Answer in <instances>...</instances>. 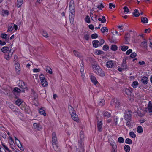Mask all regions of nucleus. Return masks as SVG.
I'll return each instance as SVG.
<instances>
[{"mask_svg":"<svg viewBox=\"0 0 152 152\" xmlns=\"http://www.w3.org/2000/svg\"><path fill=\"white\" fill-rule=\"evenodd\" d=\"M69 13L70 20L73 22L75 17L74 2L73 0L71 1L69 3Z\"/></svg>","mask_w":152,"mask_h":152,"instance_id":"1","label":"nucleus"},{"mask_svg":"<svg viewBox=\"0 0 152 152\" xmlns=\"http://www.w3.org/2000/svg\"><path fill=\"white\" fill-rule=\"evenodd\" d=\"M92 68L94 72L97 75L101 77L104 76V72L97 64L94 63L92 64Z\"/></svg>","mask_w":152,"mask_h":152,"instance_id":"2","label":"nucleus"},{"mask_svg":"<svg viewBox=\"0 0 152 152\" xmlns=\"http://www.w3.org/2000/svg\"><path fill=\"white\" fill-rule=\"evenodd\" d=\"M110 104L115 108L117 109H118L120 105L119 100L116 98H114L112 100Z\"/></svg>","mask_w":152,"mask_h":152,"instance_id":"3","label":"nucleus"},{"mask_svg":"<svg viewBox=\"0 0 152 152\" xmlns=\"http://www.w3.org/2000/svg\"><path fill=\"white\" fill-rule=\"evenodd\" d=\"M132 112L130 110H127L124 116V119L126 121H131L132 118Z\"/></svg>","mask_w":152,"mask_h":152,"instance_id":"4","label":"nucleus"},{"mask_svg":"<svg viewBox=\"0 0 152 152\" xmlns=\"http://www.w3.org/2000/svg\"><path fill=\"white\" fill-rule=\"evenodd\" d=\"M52 144H53V147L55 148V147H56V143L57 141V137L56 134L55 133L53 132L52 134Z\"/></svg>","mask_w":152,"mask_h":152,"instance_id":"5","label":"nucleus"},{"mask_svg":"<svg viewBox=\"0 0 152 152\" xmlns=\"http://www.w3.org/2000/svg\"><path fill=\"white\" fill-rule=\"evenodd\" d=\"M20 82L18 83V86L19 87L23 89H26L27 88L26 84L22 80H20Z\"/></svg>","mask_w":152,"mask_h":152,"instance_id":"6","label":"nucleus"},{"mask_svg":"<svg viewBox=\"0 0 152 152\" xmlns=\"http://www.w3.org/2000/svg\"><path fill=\"white\" fill-rule=\"evenodd\" d=\"M13 53V52H12L11 50H10L8 52L5 54V58L7 60H9L12 57Z\"/></svg>","mask_w":152,"mask_h":152,"instance_id":"7","label":"nucleus"},{"mask_svg":"<svg viewBox=\"0 0 152 152\" xmlns=\"http://www.w3.org/2000/svg\"><path fill=\"white\" fill-rule=\"evenodd\" d=\"M132 89L131 88H126L125 90V94H126V96L128 97V98L131 97L132 95Z\"/></svg>","mask_w":152,"mask_h":152,"instance_id":"8","label":"nucleus"},{"mask_svg":"<svg viewBox=\"0 0 152 152\" xmlns=\"http://www.w3.org/2000/svg\"><path fill=\"white\" fill-rule=\"evenodd\" d=\"M0 36L2 39H4L7 42H8L9 40V36H7L4 33L1 34Z\"/></svg>","mask_w":152,"mask_h":152,"instance_id":"9","label":"nucleus"},{"mask_svg":"<svg viewBox=\"0 0 152 152\" xmlns=\"http://www.w3.org/2000/svg\"><path fill=\"white\" fill-rule=\"evenodd\" d=\"M114 63L113 61L110 60L106 62V66L108 68H111L113 66Z\"/></svg>","mask_w":152,"mask_h":152,"instance_id":"10","label":"nucleus"},{"mask_svg":"<svg viewBox=\"0 0 152 152\" xmlns=\"http://www.w3.org/2000/svg\"><path fill=\"white\" fill-rule=\"evenodd\" d=\"M102 123L101 121H98L97 122V126L98 130L101 132L102 131Z\"/></svg>","mask_w":152,"mask_h":152,"instance_id":"11","label":"nucleus"},{"mask_svg":"<svg viewBox=\"0 0 152 152\" xmlns=\"http://www.w3.org/2000/svg\"><path fill=\"white\" fill-rule=\"evenodd\" d=\"M15 63L16 72L18 74H19L20 70V64L18 62Z\"/></svg>","mask_w":152,"mask_h":152,"instance_id":"12","label":"nucleus"},{"mask_svg":"<svg viewBox=\"0 0 152 152\" xmlns=\"http://www.w3.org/2000/svg\"><path fill=\"white\" fill-rule=\"evenodd\" d=\"M149 81L148 78L146 76L143 77L141 79V81L144 84H147Z\"/></svg>","mask_w":152,"mask_h":152,"instance_id":"13","label":"nucleus"},{"mask_svg":"<svg viewBox=\"0 0 152 152\" xmlns=\"http://www.w3.org/2000/svg\"><path fill=\"white\" fill-rule=\"evenodd\" d=\"M10 50H11V49L9 47L6 46H4L1 49L2 52L5 53V54L8 52L10 51Z\"/></svg>","mask_w":152,"mask_h":152,"instance_id":"14","label":"nucleus"},{"mask_svg":"<svg viewBox=\"0 0 152 152\" xmlns=\"http://www.w3.org/2000/svg\"><path fill=\"white\" fill-rule=\"evenodd\" d=\"M33 126L34 129L38 130H39L41 129V127L39 124L37 123H34Z\"/></svg>","mask_w":152,"mask_h":152,"instance_id":"15","label":"nucleus"},{"mask_svg":"<svg viewBox=\"0 0 152 152\" xmlns=\"http://www.w3.org/2000/svg\"><path fill=\"white\" fill-rule=\"evenodd\" d=\"M147 109L148 110L149 113H152V104L150 101L149 102L147 106V107L146 108V110Z\"/></svg>","mask_w":152,"mask_h":152,"instance_id":"16","label":"nucleus"},{"mask_svg":"<svg viewBox=\"0 0 152 152\" xmlns=\"http://www.w3.org/2000/svg\"><path fill=\"white\" fill-rule=\"evenodd\" d=\"M91 82L94 85H96L98 83L96 77L93 75L91 76Z\"/></svg>","mask_w":152,"mask_h":152,"instance_id":"17","label":"nucleus"},{"mask_svg":"<svg viewBox=\"0 0 152 152\" xmlns=\"http://www.w3.org/2000/svg\"><path fill=\"white\" fill-rule=\"evenodd\" d=\"M72 118L75 121L78 122L79 121L78 117L76 113L71 115Z\"/></svg>","mask_w":152,"mask_h":152,"instance_id":"18","label":"nucleus"},{"mask_svg":"<svg viewBox=\"0 0 152 152\" xmlns=\"http://www.w3.org/2000/svg\"><path fill=\"white\" fill-rule=\"evenodd\" d=\"M69 113L70 115H72L75 113H76L75 111V110L74 108L71 106H70L69 107Z\"/></svg>","mask_w":152,"mask_h":152,"instance_id":"19","label":"nucleus"},{"mask_svg":"<svg viewBox=\"0 0 152 152\" xmlns=\"http://www.w3.org/2000/svg\"><path fill=\"white\" fill-rule=\"evenodd\" d=\"M97 103L99 105L102 106L104 105L105 102L103 99H100L98 100Z\"/></svg>","mask_w":152,"mask_h":152,"instance_id":"20","label":"nucleus"},{"mask_svg":"<svg viewBox=\"0 0 152 152\" xmlns=\"http://www.w3.org/2000/svg\"><path fill=\"white\" fill-rule=\"evenodd\" d=\"M140 46L143 48H147L148 47L147 42L145 41L142 42Z\"/></svg>","mask_w":152,"mask_h":152,"instance_id":"21","label":"nucleus"},{"mask_svg":"<svg viewBox=\"0 0 152 152\" xmlns=\"http://www.w3.org/2000/svg\"><path fill=\"white\" fill-rule=\"evenodd\" d=\"M127 121L126 123V125L129 127L132 128L133 126V125L134 124V123L132 122L131 121Z\"/></svg>","mask_w":152,"mask_h":152,"instance_id":"22","label":"nucleus"},{"mask_svg":"<svg viewBox=\"0 0 152 152\" xmlns=\"http://www.w3.org/2000/svg\"><path fill=\"white\" fill-rule=\"evenodd\" d=\"M123 120V118H121L119 120V118L117 117L114 120L115 125H116L120 123Z\"/></svg>","mask_w":152,"mask_h":152,"instance_id":"23","label":"nucleus"},{"mask_svg":"<svg viewBox=\"0 0 152 152\" xmlns=\"http://www.w3.org/2000/svg\"><path fill=\"white\" fill-rule=\"evenodd\" d=\"M13 23H11L10 24L8 25V29L7 31V32H11L13 29Z\"/></svg>","mask_w":152,"mask_h":152,"instance_id":"24","label":"nucleus"},{"mask_svg":"<svg viewBox=\"0 0 152 152\" xmlns=\"http://www.w3.org/2000/svg\"><path fill=\"white\" fill-rule=\"evenodd\" d=\"M99 43V41L97 40H94L92 42L93 46L95 48H97L98 47Z\"/></svg>","mask_w":152,"mask_h":152,"instance_id":"25","label":"nucleus"},{"mask_svg":"<svg viewBox=\"0 0 152 152\" xmlns=\"http://www.w3.org/2000/svg\"><path fill=\"white\" fill-rule=\"evenodd\" d=\"M39 112L40 114L43 115L44 116H45L46 115L45 110L42 108H40L39 110Z\"/></svg>","mask_w":152,"mask_h":152,"instance_id":"26","label":"nucleus"},{"mask_svg":"<svg viewBox=\"0 0 152 152\" xmlns=\"http://www.w3.org/2000/svg\"><path fill=\"white\" fill-rule=\"evenodd\" d=\"M23 102V101L20 99H18L17 100L15 101V103L17 105L19 106L21 105Z\"/></svg>","mask_w":152,"mask_h":152,"instance_id":"27","label":"nucleus"},{"mask_svg":"<svg viewBox=\"0 0 152 152\" xmlns=\"http://www.w3.org/2000/svg\"><path fill=\"white\" fill-rule=\"evenodd\" d=\"M23 0H17V6L18 8H19L23 4Z\"/></svg>","mask_w":152,"mask_h":152,"instance_id":"28","label":"nucleus"},{"mask_svg":"<svg viewBox=\"0 0 152 152\" xmlns=\"http://www.w3.org/2000/svg\"><path fill=\"white\" fill-rule=\"evenodd\" d=\"M73 52L74 55L78 57L79 58H80L81 57V55L80 53L77 51L75 50H74Z\"/></svg>","mask_w":152,"mask_h":152,"instance_id":"29","label":"nucleus"},{"mask_svg":"<svg viewBox=\"0 0 152 152\" xmlns=\"http://www.w3.org/2000/svg\"><path fill=\"white\" fill-rule=\"evenodd\" d=\"M41 82L42 85L43 87H46L48 86V83L45 79L41 81Z\"/></svg>","mask_w":152,"mask_h":152,"instance_id":"30","label":"nucleus"},{"mask_svg":"<svg viewBox=\"0 0 152 152\" xmlns=\"http://www.w3.org/2000/svg\"><path fill=\"white\" fill-rule=\"evenodd\" d=\"M124 150L126 152H129L130 150V147L128 145H125L124 146Z\"/></svg>","mask_w":152,"mask_h":152,"instance_id":"31","label":"nucleus"},{"mask_svg":"<svg viewBox=\"0 0 152 152\" xmlns=\"http://www.w3.org/2000/svg\"><path fill=\"white\" fill-rule=\"evenodd\" d=\"M141 21L143 23H146L148 22V19L146 17H142L141 18Z\"/></svg>","mask_w":152,"mask_h":152,"instance_id":"32","label":"nucleus"},{"mask_svg":"<svg viewBox=\"0 0 152 152\" xmlns=\"http://www.w3.org/2000/svg\"><path fill=\"white\" fill-rule=\"evenodd\" d=\"M129 48L128 46L123 45L121 47V49L123 51H125Z\"/></svg>","mask_w":152,"mask_h":152,"instance_id":"33","label":"nucleus"},{"mask_svg":"<svg viewBox=\"0 0 152 152\" xmlns=\"http://www.w3.org/2000/svg\"><path fill=\"white\" fill-rule=\"evenodd\" d=\"M133 15L135 17H138L140 15V14L138 12V10L137 9H135L134 10V12L133 13Z\"/></svg>","mask_w":152,"mask_h":152,"instance_id":"34","label":"nucleus"},{"mask_svg":"<svg viewBox=\"0 0 152 152\" xmlns=\"http://www.w3.org/2000/svg\"><path fill=\"white\" fill-rule=\"evenodd\" d=\"M96 7L99 9V10H102V8H103L104 7V6L103 5V4L102 3H100Z\"/></svg>","mask_w":152,"mask_h":152,"instance_id":"35","label":"nucleus"},{"mask_svg":"<svg viewBox=\"0 0 152 152\" xmlns=\"http://www.w3.org/2000/svg\"><path fill=\"white\" fill-rule=\"evenodd\" d=\"M80 140H83L84 137V132L83 131H81L80 133Z\"/></svg>","mask_w":152,"mask_h":152,"instance_id":"36","label":"nucleus"},{"mask_svg":"<svg viewBox=\"0 0 152 152\" xmlns=\"http://www.w3.org/2000/svg\"><path fill=\"white\" fill-rule=\"evenodd\" d=\"M101 32L104 33L105 32H107L108 31V29L106 27H103L101 29Z\"/></svg>","mask_w":152,"mask_h":152,"instance_id":"37","label":"nucleus"},{"mask_svg":"<svg viewBox=\"0 0 152 152\" xmlns=\"http://www.w3.org/2000/svg\"><path fill=\"white\" fill-rule=\"evenodd\" d=\"M46 71L47 72L52 74V69L49 67H47L46 68Z\"/></svg>","mask_w":152,"mask_h":152,"instance_id":"38","label":"nucleus"},{"mask_svg":"<svg viewBox=\"0 0 152 152\" xmlns=\"http://www.w3.org/2000/svg\"><path fill=\"white\" fill-rule=\"evenodd\" d=\"M125 142L127 144H131L132 143V141L129 138H126L125 140Z\"/></svg>","mask_w":152,"mask_h":152,"instance_id":"39","label":"nucleus"},{"mask_svg":"<svg viewBox=\"0 0 152 152\" xmlns=\"http://www.w3.org/2000/svg\"><path fill=\"white\" fill-rule=\"evenodd\" d=\"M121 67L123 69H126L127 68V66L126 64V61H123Z\"/></svg>","mask_w":152,"mask_h":152,"instance_id":"40","label":"nucleus"},{"mask_svg":"<svg viewBox=\"0 0 152 152\" xmlns=\"http://www.w3.org/2000/svg\"><path fill=\"white\" fill-rule=\"evenodd\" d=\"M138 84L139 83L137 81H134L132 83V86L133 88H136Z\"/></svg>","mask_w":152,"mask_h":152,"instance_id":"41","label":"nucleus"},{"mask_svg":"<svg viewBox=\"0 0 152 152\" xmlns=\"http://www.w3.org/2000/svg\"><path fill=\"white\" fill-rule=\"evenodd\" d=\"M14 93H20L21 92V90L18 87H15L13 91Z\"/></svg>","mask_w":152,"mask_h":152,"instance_id":"42","label":"nucleus"},{"mask_svg":"<svg viewBox=\"0 0 152 152\" xmlns=\"http://www.w3.org/2000/svg\"><path fill=\"white\" fill-rule=\"evenodd\" d=\"M129 134L130 136L132 138H135L136 137V135L133 132H130Z\"/></svg>","mask_w":152,"mask_h":152,"instance_id":"43","label":"nucleus"},{"mask_svg":"<svg viewBox=\"0 0 152 152\" xmlns=\"http://www.w3.org/2000/svg\"><path fill=\"white\" fill-rule=\"evenodd\" d=\"M110 144L111 145L112 148H117V146L115 142L113 141L111 142Z\"/></svg>","mask_w":152,"mask_h":152,"instance_id":"44","label":"nucleus"},{"mask_svg":"<svg viewBox=\"0 0 152 152\" xmlns=\"http://www.w3.org/2000/svg\"><path fill=\"white\" fill-rule=\"evenodd\" d=\"M137 132L139 133H142L143 132V129L141 126H139L137 128Z\"/></svg>","mask_w":152,"mask_h":152,"instance_id":"45","label":"nucleus"},{"mask_svg":"<svg viewBox=\"0 0 152 152\" xmlns=\"http://www.w3.org/2000/svg\"><path fill=\"white\" fill-rule=\"evenodd\" d=\"M110 113L108 112H105L103 114V116L104 117L109 118L110 116Z\"/></svg>","mask_w":152,"mask_h":152,"instance_id":"46","label":"nucleus"},{"mask_svg":"<svg viewBox=\"0 0 152 152\" xmlns=\"http://www.w3.org/2000/svg\"><path fill=\"white\" fill-rule=\"evenodd\" d=\"M124 12V13H128L129 12V9L127 6H124L123 7Z\"/></svg>","mask_w":152,"mask_h":152,"instance_id":"47","label":"nucleus"},{"mask_svg":"<svg viewBox=\"0 0 152 152\" xmlns=\"http://www.w3.org/2000/svg\"><path fill=\"white\" fill-rule=\"evenodd\" d=\"M84 39L86 40H88L89 38V34L88 33H85L84 34Z\"/></svg>","mask_w":152,"mask_h":152,"instance_id":"48","label":"nucleus"},{"mask_svg":"<svg viewBox=\"0 0 152 152\" xmlns=\"http://www.w3.org/2000/svg\"><path fill=\"white\" fill-rule=\"evenodd\" d=\"M111 49L114 51H116L117 49V47L115 45H112L111 46Z\"/></svg>","mask_w":152,"mask_h":152,"instance_id":"49","label":"nucleus"},{"mask_svg":"<svg viewBox=\"0 0 152 152\" xmlns=\"http://www.w3.org/2000/svg\"><path fill=\"white\" fill-rule=\"evenodd\" d=\"M85 21L87 23H90V18L88 15H87L85 19Z\"/></svg>","mask_w":152,"mask_h":152,"instance_id":"50","label":"nucleus"},{"mask_svg":"<svg viewBox=\"0 0 152 152\" xmlns=\"http://www.w3.org/2000/svg\"><path fill=\"white\" fill-rule=\"evenodd\" d=\"M42 35L45 37H48V34L45 31H43L42 33Z\"/></svg>","mask_w":152,"mask_h":152,"instance_id":"51","label":"nucleus"},{"mask_svg":"<svg viewBox=\"0 0 152 152\" xmlns=\"http://www.w3.org/2000/svg\"><path fill=\"white\" fill-rule=\"evenodd\" d=\"M118 141L119 143H122L124 142V140L123 137H120L118 138Z\"/></svg>","mask_w":152,"mask_h":152,"instance_id":"52","label":"nucleus"},{"mask_svg":"<svg viewBox=\"0 0 152 152\" xmlns=\"http://www.w3.org/2000/svg\"><path fill=\"white\" fill-rule=\"evenodd\" d=\"M83 140H80L78 141V144L79 147H82V145H83Z\"/></svg>","mask_w":152,"mask_h":152,"instance_id":"53","label":"nucleus"},{"mask_svg":"<svg viewBox=\"0 0 152 152\" xmlns=\"http://www.w3.org/2000/svg\"><path fill=\"white\" fill-rule=\"evenodd\" d=\"M20 107L22 109V110H24L25 111H27V109H26V107L25 105L23 106V104H21Z\"/></svg>","mask_w":152,"mask_h":152,"instance_id":"54","label":"nucleus"},{"mask_svg":"<svg viewBox=\"0 0 152 152\" xmlns=\"http://www.w3.org/2000/svg\"><path fill=\"white\" fill-rule=\"evenodd\" d=\"M91 37L92 39H96L98 37V35L96 33H94L91 35Z\"/></svg>","mask_w":152,"mask_h":152,"instance_id":"55","label":"nucleus"},{"mask_svg":"<svg viewBox=\"0 0 152 152\" xmlns=\"http://www.w3.org/2000/svg\"><path fill=\"white\" fill-rule=\"evenodd\" d=\"M97 16L96 15H94L93 17L92 18L91 17V19L92 20L94 21H96L97 20Z\"/></svg>","mask_w":152,"mask_h":152,"instance_id":"56","label":"nucleus"},{"mask_svg":"<svg viewBox=\"0 0 152 152\" xmlns=\"http://www.w3.org/2000/svg\"><path fill=\"white\" fill-rule=\"evenodd\" d=\"M137 55V54L135 52L132 53L130 55L131 58H135Z\"/></svg>","mask_w":152,"mask_h":152,"instance_id":"57","label":"nucleus"},{"mask_svg":"<svg viewBox=\"0 0 152 152\" xmlns=\"http://www.w3.org/2000/svg\"><path fill=\"white\" fill-rule=\"evenodd\" d=\"M109 7L110 9H112V7L113 8H115V4H113L112 3H110L109 4Z\"/></svg>","mask_w":152,"mask_h":152,"instance_id":"58","label":"nucleus"},{"mask_svg":"<svg viewBox=\"0 0 152 152\" xmlns=\"http://www.w3.org/2000/svg\"><path fill=\"white\" fill-rule=\"evenodd\" d=\"M39 78L41 81L45 79L44 75L42 74L40 75Z\"/></svg>","mask_w":152,"mask_h":152,"instance_id":"59","label":"nucleus"},{"mask_svg":"<svg viewBox=\"0 0 152 152\" xmlns=\"http://www.w3.org/2000/svg\"><path fill=\"white\" fill-rule=\"evenodd\" d=\"M109 49V47L107 45H104L103 47V49L104 51L107 50Z\"/></svg>","mask_w":152,"mask_h":152,"instance_id":"60","label":"nucleus"},{"mask_svg":"<svg viewBox=\"0 0 152 152\" xmlns=\"http://www.w3.org/2000/svg\"><path fill=\"white\" fill-rule=\"evenodd\" d=\"M15 141L16 144L17 145L18 144H19L20 143V141L15 136Z\"/></svg>","mask_w":152,"mask_h":152,"instance_id":"61","label":"nucleus"},{"mask_svg":"<svg viewBox=\"0 0 152 152\" xmlns=\"http://www.w3.org/2000/svg\"><path fill=\"white\" fill-rule=\"evenodd\" d=\"M15 141L16 144L17 145L18 144H19L20 143V141L15 136Z\"/></svg>","mask_w":152,"mask_h":152,"instance_id":"62","label":"nucleus"},{"mask_svg":"<svg viewBox=\"0 0 152 152\" xmlns=\"http://www.w3.org/2000/svg\"><path fill=\"white\" fill-rule=\"evenodd\" d=\"M9 143L10 145V148H12L13 147H15L13 141H10L9 142Z\"/></svg>","mask_w":152,"mask_h":152,"instance_id":"63","label":"nucleus"},{"mask_svg":"<svg viewBox=\"0 0 152 152\" xmlns=\"http://www.w3.org/2000/svg\"><path fill=\"white\" fill-rule=\"evenodd\" d=\"M17 145L20 149L21 150H22L23 151H24V149L22 147V145L21 143L19 144H18Z\"/></svg>","mask_w":152,"mask_h":152,"instance_id":"64","label":"nucleus"}]
</instances>
